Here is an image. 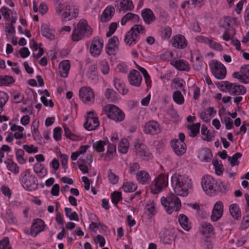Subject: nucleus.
Returning <instances> with one entry per match:
<instances>
[{
    "mask_svg": "<svg viewBox=\"0 0 249 249\" xmlns=\"http://www.w3.org/2000/svg\"><path fill=\"white\" fill-rule=\"evenodd\" d=\"M119 43V39L117 36H113L110 38L105 47L106 53L110 55L114 54L118 50Z\"/></svg>",
    "mask_w": 249,
    "mask_h": 249,
    "instance_id": "nucleus-16",
    "label": "nucleus"
},
{
    "mask_svg": "<svg viewBox=\"0 0 249 249\" xmlns=\"http://www.w3.org/2000/svg\"><path fill=\"white\" fill-rule=\"evenodd\" d=\"M120 11H132L134 8L133 2L131 0H121L120 2Z\"/></svg>",
    "mask_w": 249,
    "mask_h": 249,
    "instance_id": "nucleus-38",
    "label": "nucleus"
},
{
    "mask_svg": "<svg viewBox=\"0 0 249 249\" xmlns=\"http://www.w3.org/2000/svg\"><path fill=\"white\" fill-rule=\"evenodd\" d=\"M220 87L222 91L228 92L231 95H243L246 93L245 87L236 83L224 81Z\"/></svg>",
    "mask_w": 249,
    "mask_h": 249,
    "instance_id": "nucleus-4",
    "label": "nucleus"
},
{
    "mask_svg": "<svg viewBox=\"0 0 249 249\" xmlns=\"http://www.w3.org/2000/svg\"><path fill=\"white\" fill-rule=\"evenodd\" d=\"M65 135L67 138H68L73 141H78L79 140V137L72 133L68 127L66 125H63Z\"/></svg>",
    "mask_w": 249,
    "mask_h": 249,
    "instance_id": "nucleus-56",
    "label": "nucleus"
},
{
    "mask_svg": "<svg viewBox=\"0 0 249 249\" xmlns=\"http://www.w3.org/2000/svg\"><path fill=\"white\" fill-rule=\"evenodd\" d=\"M41 32L44 37L50 40H53L55 38L54 35L52 32L48 24H43L41 25Z\"/></svg>",
    "mask_w": 249,
    "mask_h": 249,
    "instance_id": "nucleus-27",
    "label": "nucleus"
},
{
    "mask_svg": "<svg viewBox=\"0 0 249 249\" xmlns=\"http://www.w3.org/2000/svg\"><path fill=\"white\" fill-rule=\"evenodd\" d=\"M211 71L213 76L217 79H223L226 76L227 70L224 65L221 62L213 60L210 64Z\"/></svg>",
    "mask_w": 249,
    "mask_h": 249,
    "instance_id": "nucleus-8",
    "label": "nucleus"
},
{
    "mask_svg": "<svg viewBox=\"0 0 249 249\" xmlns=\"http://www.w3.org/2000/svg\"><path fill=\"white\" fill-rule=\"evenodd\" d=\"M20 181L23 187H31L36 184V179L29 171L26 170L21 174Z\"/></svg>",
    "mask_w": 249,
    "mask_h": 249,
    "instance_id": "nucleus-13",
    "label": "nucleus"
},
{
    "mask_svg": "<svg viewBox=\"0 0 249 249\" xmlns=\"http://www.w3.org/2000/svg\"><path fill=\"white\" fill-rule=\"evenodd\" d=\"M79 97L82 102L86 104H90L94 102V91L89 87H83L80 89Z\"/></svg>",
    "mask_w": 249,
    "mask_h": 249,
    "instance_id": "nucleus-10",
    "label": "nucleus"
},
{
    "mask_svg": "<svg viewBox=\"0 0 249 249\" xmlns=\"http://www.w3.org/2000/svg\"><path fill=\"white\" fill-rule=\"evenodd\" d=\"M116 153V146L115 144L109 143L108 144L107 152L105 157L106 161H109L113 159Z\"/></svg>",
    "mask_w": 249,
    "mask_h": 249,
    "instance_id": "nucleus-30",
    "label": "nucleus"
},
{
    "mask_svg": "<svg viewBox=\"0 0 249 249\" xmlns=\"http://www.w3.org/2000/svg\"><path fill=\"white\" fill-rule=\"evenodd\" d=\"M200 124L199 123L195 124H189L187 125V128L190 130L189 135L192 137H196L199 132Z\"/></svg>",
    "mask_w": 249,
    "mask_h": 249,
    "instance_id": "nucleus-46",
    "label": "nucleus"
},
{
    "mask_svg": "<svg viewBox=\"0 0 249 249\" xmlns=\"http://www.w3.org/2000/svg\"><path fill=\"white\" fill-rule=\"evenodd\" d=\"M167 197H162L161 203L166 212L169 214L174 211H178L181 208V202L179 198L176 196L172 191Z\"/></svg>",
    "mask_w": 249,
    "mask_h": 249,
    "instance_id": "nucleus-3",
    "label": "nucleus"
},
{
    "mask_svg": "<svg viewBox=\"0 0 249 249\" xmlns=\"http://www.w3.org/2000/svg\"><path fill=\"white\" fill-rule=\"evenodd\" d=\"M139 40L137 35L133 34L130 30L125 35L124 42L126 45L132 46L135 45Z\"/></svg>",
    "mask_w": 249,
    "mask_h": 249,
    "instance_id": "nucleus-26",
    "label": "nucleus"
},
{
    "mask_svg": "<svg viewBox=\"0 0 249 249\" xmlns=\"http://www.w3.org/2000/svg\"><path fill=\"white\" fill-rule=\"evenodd\" d=\"M178 222L181 227L186 231H189L190 229V224L188 222V217L184 214H180L178 216Z\"/></svg>",
    "mask_w": 249,
    "mask_h": 249,
    "instance_id": "nucleus-45",
    "label": "nucleus"
},
{
    "mask_svg": "<svg viewBox=\"0 0 249 249\" xmlns=\"http://www.w3.org/2000/svg\"><path fill=\"white\" fill-rule=\"evenodd\" d=\"M39 120L36 118L32 122L31 125V132L34 139L37 142H40L42 140V137L39 131Z\"/></svg>",
    "mask_w": 249,
    "mask_h": 249,
    "instance_id": "nucleus-20",
    "label": "nucleus"
},
{
    "mask_svg": "<svg viewBox=\"0 0 249 249\" xmlns=\"http://www.w3.org/2000/svg\"><path fill=\"white\" fill-rule=\"evenodd\" d=\"M173 99L174 101L178 105H181L184 103V98L181 92L178 90L173 92Z\"/></svg>",
    "mask_w": 249,
    "mask_h": 249,
    "instance_id": "nucleus-52",
    "label": "nucleus"
},
{
    "mask_svg": "<svg viewBox=\"0 0 249 249\" xmlns=\"http://www.w3.org/2000/svg\"><path fill=\"white\" fill-rule=\"evenodd\" d=\"M224 211V206L222 201L216 202L214 206L211 216V220L213 222L218 221L222 216Z\"/></svg>",
    "mask_w": 249,
    "mask_h": 249,
    "instance_id": "nucleus-15",
    "label": "nucleus"
},
{
    "mask_svg": "<svg viewBox=\"0 0 249 249\" xmlns=\"http://www.w3.org/2000/svg\"><path fill=\"white\" fill-rule=\"evenodd\" d=\"M45 225L43 220L38 218L35 219L31 227V234L35 237L38 233L43 231Z\"/></svg>",
    "mask_w": 249,
    "mask_h": 249,
    "instance_id": "nucleus-21",
    "label": "nucleus"
},
{
    "mask_svg": "<svg viewBox=\"0 0 249 249\" xmlns=\"http://www.w3.org/2000/svg\"><path fill=\"white\" fill-rule=\"evenodd\" d=\"M139 17L135 14L128 13L125 15L121 20L122 25H125L127 23L131 22H135L138 21Z\"/></svg>",
    "mask_w": 249,
    "mask_h": 249,
    "instance_id": "nucleus-31",
    "label": "nucleus"
},
{
    "mask_svg": "<svg viewBox=\"0 0 249 249\" xmlns=\"http://www.w3.org/2000/svg\"><path fill=\"white\" fill-rule=\"evenodd\" d=\"M202 232L203 234H209L212 233L214 230L213 226L209 223L205 222L201 224Z\"/></svg>",
    "mask_w": 249,
    "mask_h": 249,
    "instance_id": "nucleus-59",
    "label": "nucleus"
},
{
    "mask_svg": "<svg viewBox=\"0 0 249 249\" xmlns=\"http://www.w3.org/2000/svg\"><path fill=\"white\" fill-rule=\"evenodd\" d=\"M201 133L202 139L204 141L211 142L214 137V135L204 125L202 126Z\"/></svg>",
    "mask_w": 249,
    "mask_h": 249,
    "instance_id": "nucleus-39",
    "label": "nucleus"
},
{
    "mask_svg": "<svg viewBox=\"0 0 249 249\" xmlns=\"http://www.w3.org/2000/svg\"><path fill=\"white\" fill-rule=\"evenodd\" d=\"M229 212L231 216L235 220H238L241 216V213L238 205L235 203L229 206Z\"/></svg>",
    "mask_w": 249,
    "mask_h": 249,
    "instance_id": "nucleus-35",
    "label": "nucleus"
},
{
    "mask_svg": "<svg viewBox=\"0 0 249 249\" xmlns=\"http://www.w3.org/2000/svg\"><path fill=\"white\" fill-rule=\"evenodd\" d=\"M179 140H174L171 142V145L173 151L178 156L183 155L186 150V145L184 142L185 135L183 133H179Z\"/></svg>",
    "mask_w": 249,
    "mask_h": 249,
    "instance_id": "nucleus-9",
    "label": "nucleus"
},
{
    "mask_svg": "<svg viewBox=\"0 0 249 249\" xmlns=\"http://www.w3.org/2000/svg\"><path fill=\"white\" fill-rule=\"evenodd\" d=\"M173 65L179 71H188L190 70L189 63L183 60H177L174 62Z\"/></svg>",
    "mask_w": 249,
    "mask_h": 249,
    "instance_id": "nucleus-33",
    "label": "nucleus"
},
{
    "mask_svg": "<svg viewBox=\"0 0 249 249\" xmlns=\"http://www.w3.org/2000/svg\"><path fill=\"white\" fill-rule=\"evenodd\" d=\"M10 125V130L12 132H14V137L16 139H21L24 137L23 132L24 128L23 126L13 124L11 122H9Z\"/></svg>",
    "mask_w": 249,
    "mask_h": 249,
    "instance_id": "nucleus-23",
    "label": "nucleus"
},
{
    "mask_svg": "<svg viewBox=\"0 0 249 249\" xmlns=\"http://www.w3.org/2000/svg\"><path fill=\"white\" fill-rule=\"evenodd\" d=\"M207 45L212 49L217 51H222L223 50V46L220 43L215 41L212 37H210Z\"/></svg>",
    "mask_w": 249,
    "mask_h": 249,
    "instance_id": "nucleus-54",
    "label": "nucleus"
},
{
    "mask_svg": "<svg viewBox=\"0 0 249 249\" xmlns=\"http://www.w3.org/2000/svg\"><path fill=\"white\" fill-rule=\"evenodd\" d=\"M145 211L147 213V214L149 217H152L156 214L157 211L155 208V204L153 201L147 202L145 207Z\"/></svg>",
    "mask_w": 249,
    "mask_h": 249,
    "instance_id": "nucleus-43",
    "label": "nucleus"
},
{
    "mask_svg": "<svg viewBox=\"0 0 249 249\" xmlns=\"http://www.w3.org/2000/svg\"><path fill=\"white\" fill-rule=\"evenodd\" d=\"M103 46V39L98 36L94 37L90 45V53L94 57L98 56L102 52Z\"/></svg>",
    "mask_w": 249,
    "mask_h": 249,
    "instance_id": "nucleus-12",
    "label": "nucleus"
},
{
    "mask_svg": "<svg viewBox=\"0 0 249 249\" xmlns=\"http://www.w3.org/2000/svg\"><path fill=\"white\" fill-rule=\"evenodd\" d=\"M4 163L6 164L7 169L14 174H18L19 172V167L12 159H7Z\"/></svg>",
    "mask_w": 249,
    "mask_h": 249,
    "instance_id": "nucleus-29",
    "label": "nucleus"
},
{
    "mask_svg": "<svg viewBox=\"0 0 249 249\" xmlns=\"http://www.w3.org/2000/svg\"><path fill=\"white\" fill-rule=\"evenodd\" d=\"M174 238L173 235H171L168 231L165 232L162 236L161 237V240L164 244H170Z\"/></svg>",
    "mask_w": 249,
    "mask_h": 249,
    "instance_id": "nucleus-63",
    "label": "nucleus"
},
{
    "mask_svg": "<svg viewBox=\"0 0 249 249\" xmlns=\"http://www.w3.org/2000/svg\"><path fill=\"white\" fill-rule=\"evenodd\" d=\"M223 22L224 23H221V25L225 28L236 25L239 23L237 18L231 17L225 18L223 20Z\"/></svg>",
    "mask_w": 249,
    "mask_h": 249,
    "instance_id": "nucleus-44",
    "label": "nucleus"
},
{
    "mask_svg": "<svg viewBox=\"0 0 249 249\" xmlns=\"http://www.w3.org/2000/svg\"><path fill=\"white\" fill-rule=\"evenodd\" d=\"M34 171L37 174V175L41 178H44L47 174V170L44 167L43 164L41 163L36 162L33 167Z\"/></svg>",
    "mask_w": 249,
    "mask_h": 249,
    "instance_id": "nucleus-32",
    "label": "nucleus"
},
{
    "mask_svg": "<svg viewBox=\"0 0 249 249\" xmlns=\"http://www.w3.org/2000/svg\"><path fill=\"white\" fill-rule=\"evenodd\" d=\"M142 80V76L138 71L135 70L130 71L128 75V81L131 85L139 87L141 84Z\"/></svg>",
    "mask_w": 249,
    "mask_h": 249,
    "instance_id": "nucleus-18",
    "label": "nucleus"
},
{
    "mask_svg": "<svg viewBox=\"0 0 249 249\" xmlns=\"http://www.w3.org/2000/svg\"><path fill=\"white\" fill-rule=\"evenodd\" d=\"M176 196H186L188 194L187 188H173L172 191Z\"/></svg>",
    "mask_w": 249,
    "mask_h": 249,
    "instance_id": "nucleus-55",
    "label": "nucleus"
},
{
    "mask_svg": "<svg viewBox=\"0 0 249 249\" xmlns=\"http://www.w3.org/2000/svg\"><path fill=\"white\" fill-rule=\"evenodd\" d=\"M167 178L163 175H159L155 179V187H167Z\"/></svg>",
    "mask_w": 249,
    "mask_h": 249,
    "instance_id": "nucleus-47",
    "label": "nucleus"
},
{
    "mask_svg": "<svg viewBox=\"0 0 249 249\" xmlns=\"http://www.w3.org/2000/svg\"><path fill=\"white\" fill-rule=\"evenodd\" d=\"M85 118L86 121L84 126L87 130H93L97 129L99 126L100 122L98 115L94 110L87 112Z\"/></svg>",
    "mask_w": 249,
    "mask_h": 249,
    "instance_id": "nucleus-6",
    "label": "nucleus"
},
{
    "mask_svg": "<svg viewBox=\"0 0 249 249\" xmlns=\"http://www.w3.org/2000/svg\"><path fill=\"white\" fill-rule=\"evenodd\" d=\"M23 148L29 154H35L38 151V147L33 144H24Z\"/></svg>",
    "mask_w": 249,
    "mask_h": 249,
    "instance_id": "nucleus-61",
    "label": "nucleus"
},
{
    "mask_svg": "<svg viewBox=\"0 0 249 249\" xmlns=\"http://www.w3.org/2000/svg\"><path fill=\"white\" fill-rule=\"evenodd\" d=\"M8 100V94L3 91H0V113L3 111V107Z\"/></svg>",
    "mask_w": 249,
    "mask_h": 249,
    "instance_id": "nucleus-58",
    "label": "nucleus"
},
{
    "mask_svg": "<svg viewBox=\"0 0 249 249\" xmlns=\"http://www.w3.org/2000/svg\"><path fill=\"white\" fill-rule=\"evenodd\" d=\"M212 163L214 166L216 174L218 176L221 175L224 171L223 166L221 161L216 159H213Z\"/></svg>",
    "mask_w": 249,
    "mask_h": 249,
    "instance_id": "nucleus-49",
    "label": "nucleus"
},
{
    "mask_svg": "<svg viewBox=\"0 0 249 249\" xmlns=\"http://www.w3.org/2000/svg\"><path fill=\"white\" fill-rule=\"evenodd\" d=\"M136 178L137 180L142 184H144L148 182L150 179L148 173L144 170L137 172L136 174Z\"/></svg>",
    "mask_w": 249,
    "mask_h": 249,
    "instance_id": "nucleus-37",
    "label": "nucleus"
},
{
    "mask_svg": "<svg viewBox=\"0 0 249 249\" xmlns=\"http://www.w3.org/2000/svg\"><path fill=\"white\" fill-rule=\"evenodd\" d=\"M25 152L21 149H18L15 151L16 159L18 162L20 164H25L27 159L24 157Z\"/></svg>",
    "mask_w": 249,
    "mask_h": 249,
    "instance_id": "nucleus-41",
    "label": "nucleus"
},
{
    "mask_svg": "<svg viewBox=\"0 0 249 249\" xmlns=\"http://www.w3.org/2000/svg\"><path fill=\"white\" fill-rule=\"evenodd\" d=\"M171 182L172 187H190L192 185L191 179L188 177L178 174L172 177Z\"/></svg>",
    "mask_w": 249,
    "mask_h": 249,
    "instance_id": "nucleus-11",
    "label": "nucleus"
},
{
    "mask_svg": "<svg viewBox=\"0 0 249 249\" xmlns=\"http://www.w3.org/2000/svg\"><path fill=\"white\" fill-rule=\"evenodd\" d=\"M107 143L103 141H98L95 143H93V148L97 152H102L104 151L105 150V145H106Z\"/></svg>",
    "mask_w": 249,
    "mask_h": 249,
    "instance_id": "nucleus-60",
    "label": "nucleus"
},
{
    "mask_svg": "<svg viewBox=\"0 0 249 249\" xmlns=\"http://www.w3.org/2000/svg\"><path fill=\"white\" fill-rule=\"evenodd\" d=\"M115 12V9L113 7H107L104 11L101 20L103 22H107L109 21L113 16Z\"/></svg>",
    "mask_w": 249,
    "mask_h": 249,
    "instance_id": "nucleus-34",
    "label": "nucleus"
},
{
    "mask_svg": "<svg viewBox=\"0 0 249 249\" xmlns=\"http://www.w3.org/2000/svg\"><path fill=\"white\" fill-rule=\"evenodd\" d=\"M129 148V143L125 138L121 140L118 145V151L122 154H125L127 152Z\"/></svg>",
    "mask_w": 249,
    "mask_h": 249,
    "instance_id": "nucleus-40",
    "label": "nucleus"
},
{
    "mask_svg": "<svg viewBox=\"0 0 249 249\" xmlns=\"http://www.w3.org/2000/svg\"><path fill=\"white\" fill-rule=\"evenodd\" d=\"M114 85L119 93L126 94L128 92V89L124 88V85L122 79L115 78L114 80Z\"/></svg>",
    "mask_w": 249,
    "mask_h": 249,
    "instance_id": "nucleus-36",
    "label": "nucleus"
},
{
    "mask_svg": "<svg viewBox=\"0 0 249 249\" xmlns=\"http://www.w3.org/2000/svg\"><path fill=\"white\" fill-rule=\"evenodd\" d=\"M136 68L143 74L145 80V83L147 87L150 88L151 87L152 83L151 77L146 69L138 65H136Z\"/></svg>",
    "mask_w": 249,
    "mask_h": 249,
    "instance_id": "nucleus-42",
    "label": "nucleus"
},
{
    "mask_svg": "<svg viewBox=\"0 0 249 249\" xmlns=\"http://www.w3.org/2000/svg\"><path fill=\"white\" fill-rule=\"evenodd\" d=\"M212 154L209 148H203L200 150L198 154L199 159L203 161L209 162L212 158Z\"/></svg>",
    "mask_w": 249,
    "mask_h": 249,
    "instance_id": "nucleus-28",
    "label": "nucleus"
},
{
    "mask_svg": "<svg viewBox=\"0 0 249 249\" xmlns=\"http://www.w3.org/2000/svg\"><path fill=\"white\" fill-rule=\"evenodd\" d=\"M71 68L70 62L68 60L61 61L58 67L59 72L61 77L66 78L68 77Z\"/></svg>",
    "mask_w": 249,
    "mask_h": 249,
    "instance_id": "nucleus-22",
    "label": "nucleus"
},
{
    "mask_svg": "<svg viewBox=\"0 0 249 249\" xmlns=\"http://www.w3.org/2000/svg\"><path fill=\"white\" fill-rule=\"evenodd\" d=\"M242 156V154L241 153H236L232 157H229L228 158V160L232 166L238 165L239 163L238 159H240Z\"/></svg>",
    "mask_w": 249,
    "mask_h": 249,
    "instance_id": "nucleus-57",
    "label": "nucleus"
},
{
    "mask_svg": "<svg viewBox=\"0 0 249 249\" xmlns=\"http://www.w3.org/2000/svg\"><path fill=\"white\" fill-rule=\"evenodd\" d=\"M214 179L210 176H204L201 179L202 187H213L214 183Z\"/></svg>",
    "mask_w": 249,
    "mask_h": 249,
    "instance_id": "nucleus-48",
    "label": "nucleus"
},
{
    "mask_svg": "<svg viewBox=\"0 0 249 249\" xmlns=\"http://www.w3.org/2000/svg\"><path fill=\"white\" fill-rule=\"evenodd\" d=\"M142 17L144 22L147 24H150L156 19L153 11L150 9L146 8L142 10Z\"/></svg>",
    "mask_w": 249,
    "mask_h": 249,
    "instance_id": "nucleus-24",
    "label": "nucleus"
},
{
    "mask_svg": "<svg viewBox=\"0 0 249 249\" xmlns=\"http://www.w3.org/2000/svg\"><path fill=\"white\" fill-rule=\"evenodd\" d=\"M92 34V30L87 21L80 19L72 31L71 39L73 41H78L85 37H89Z\"/></svg>",
    "mask_w": 249,
    "mask_h": 249,
    "instance_id": "nucleus-2",
    "label": "nucleus"
},
{
    "mask_svg": "<svg viewBox=\"0 0 249 249\" xmlns=\"http://www.w3.org/2000/svg\"><path fill=\"white\" fill-rule=\"evenodd\" d=\"M131 32L135 35L137 36L139 39L140 34H144L146 32L145 27L141 24H136L134 25L131 29Z\"/></svg>",
    "mask_w": 249,
    "mask_h": 249,
    "instance_id": "nucleus-50",
    "label": "nucleus"
},
{
    "mask_svg": "<svg viewBox=\"0 0 249 249\" xmlns=\"http://www.w3.org/2000/svg\"><path fill=\"white\" fill-rule=\"evenodd\" d=\"M0 249H12L9 238L7 237H4L0 241Z\"/></svg>",
    "mask_w": 249,
    "mask_h": 249,
    "instance_id": "nucleus-64",
    "label": "nucleus"
},
{
    "mask_svg": "<svg viewBox=\"0 0 249 249\" xmlns=\"http://www.w3.org/2000/svg\"><path fill=\"white\" fill-rule=\"evenodd\" d=\"M56 12L61 16L62 20L68 21L76 18L79 15L78 8L72 4L60 3L55 8Z\"/></svg>",
    "mask_w": 249,
    "mask_h": 249,
    "instance_id": "nucleus-1",
    "label": "nucleus"
},
{
    "mask_svg": "<svg viewBox=\"0 0 249 249\" xmlns=\"http://www.w3.org/2000/svg\"><path fill=\"white\" fill-rule=\"evenodd\" d=\"M206 194L210 196L217 195L219 193H223L224 191L219 188H202Z\"/></svg>",
    "mask_w": 249,
    "mask_h": 249,
    "instance_id": "nucleus-51",
    "label": "nucleus"
},
{
    "mask_svg": "<svg viewBox=\"0 0 249 249\" xmlns=\"http://www.w3.org/2000/svg\"><path fill=\"white\" fill-rule=\"evenodd\" d=\"M232 76L239 79L244 83H249V65L242 66L239 72H235Z\"/></svg>",
    "mask_w": 249,
    "mask_h": 249,
    "instance_id": "nucleus-17",
    "label": "nucleus"
},
{
    "mask_svg": "<svg viewBox=\"0 0 249 249\" xmlns=\"http://www.w3.org/2000/svg\"><path fill=\"white\" fill-rule=\"evenodd\" d=\"M216 111L213 107H209L207 109L202 110L199 114L200 118L203 121L209 122L212 117L215 114Z\"/></svg>",
    "mask_w": 249,
    "mask_h": 249,
    "instance_id": "nucleus-25",
    "label": "nucleus"
},
{
    "mask_svg": "<svg viewBox=\"0 0 249 249\" xmlns=\"http://www.w3.org/2000/svg\"><path fill=\"white\" fill-rule=\"evenodd\" d=\"M103 111L108 118L115 122H122L124 119V113L114 105L108 104L105 106Z\"/></svg>",
    "mask_w": 249,
    "mask_h": 249,
    "instance_id": "nucleus-5",
    "label": "nucleus"
},
{
    "mask_svg": "<svg viewBox=\"0 0 249 249\" xmlns=\"http://www.w3.org/2000/svg\"><path fill=\"white\" fill-rule=\"evenodd\" d=\"M161 131L160 124L156 121H151L147 122L144 126L143 131L145 134L155 135Z\"/></svg>",
    "mask_w": 249,
    "mask_h": 249,
    "instance_id": "nucleus-14",
    "label": "nucleus"
},
{
    "mask_svg": "<svg viewBox=\"0 0 249 249\" xmlns=\"http://www.w3.org/2000/svg\"><path fill=\"white\" fill-rule=\"evenodd\" d=\"M134 152L137 157L144 160H149L153 158L152 154L147 146L139 142L134 143Z\"/></svg>",
    "mask_w": 249,
    "mask_h": 249,
    "instance_id": "nucleus-7",
    "label": "nucleus"
},
{
    "mask_svg": "<svg viewBox=\"0 0 249 249\" xmlns=\"http://www.w3.org/2000/svg\"><path fill=\"white\" fill-rule=\"evenodd\" d=\"M15 82L14 78L10 75H0V83L1 85L8 86Z\"/></svg>",
    "mask_w": 249,
    "mask_h": 249,
    "instance_id": "nucleus-53",
    "label": "nucleus"
},
{
    "mask_svg": "<svg viewBox=\"0 0 249 249\" xmlns=\"http://www.w3.org/2000/svg\"><path fill=\"white\" fill-rule=\"evenodd\" d=\"M171 43L172 46L174 47L182 49L187 47L188 42L183 36L178 35L172 38Z\"/></svg>",
    "mask_w": 249,
    "mask_h": 249,
    "instance_id": "nucleus-19",
    "label": "nucleus"
},
{
    "mask_svg": "<svg viewBox=\"0 0 249 249\" xmlns=\"http://www.w3.org/2000/svg\"><path fill=\"white\" fill-rule=\"evenodd\" d=\"M121 193L119 192H113L111 193V201L116 206L118 202L122 200Z\"/></svg>",
    "mask_w": 249,
    "mask_h": 249,
    "instance_id": "nucleus-62",
    "label": "nucleus"
}]
</instances>
